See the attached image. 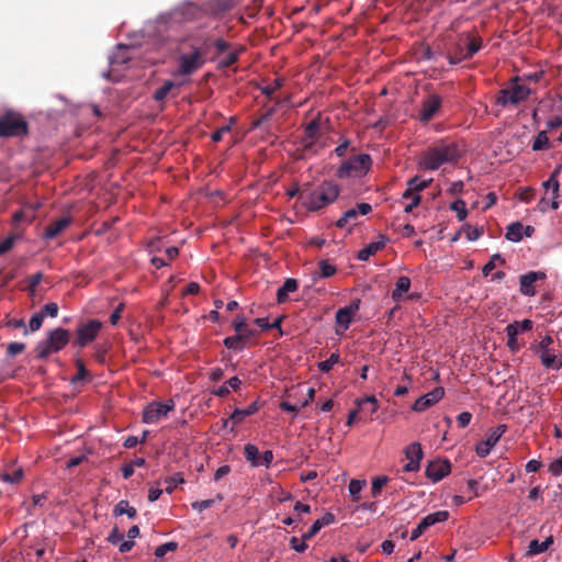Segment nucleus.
Here are the masks:
<instances>
[{
    "label": "nucleus",
    "mask_w": 562,
    "mask_h": 562,
    "mask_svg": "<svg viewBox=\"0 0 562 562\" xmlns=\"http://www.w3.org/2000/svg\"><path fill=\"white\" fill-rule=\"evenodd\" d=\"M339 355L334 352L327 360L319 362L318 368L322 372H329L339 362Z\"/></svg>",
    "instance_id": "de8ad7c7"
},
{
    "label": "nucleus",
    "mask_w": 562,
    "mask_h": 562,
    "mask_svg": "<svg viewBox=\"0 0 562 562\" xmlns=\"http://www.w3.org/2000/svg\"><path fill=\"white\" fill-rule=\"evenodd\" d=\"M431 181V179L422 180L418 176H415L407 181V187L411 188V190H413L416 194H419L420 191L429 187Z\"/></svg>",
    "instance_id": "e433bc0d"
},
{
    "label": "nucleus",
    "mask_w": 562,
    "mask_h": 562,
    "mask_svg": "<svg viewBox=\"0 0 562 562\" xmlns=\"http://www.w3.org/2000/svg\"><path fill=\"white\" fill-rule=\"evenodd\" d=\"M483 47V40L477 31L459 33L451 38L447 47V59L450 65L470 60Z\"/></svg>",
    "instance_id": "f03ea898"
},
{
    "label": "nucleus",
    "mask_w": 562,
    "mask_h": 562,
    "mask_svg": "<svg viewBox=\"0 0 562 562\" xmlns=\"http://www.w3.org/2000/svg\"><path fill=\"white\" fill-rule=\"evenodd\" d=\"M114 516L127 515L128 518H135L137 516V510L133 506L130 505L127 501H120L113 509Z\"/></svg>",
    "instance_id": "c756f323"
},
{
    "label": "nucleus",
    "mask_w": 562,
    "mask_h": 562,
    "mask_svg": "<svg viewBox=\"0 0 562 562\" xmlns=\"http://www.w3.org/2000/svg\"><path fill=\"white\" fill-rule=\"evenodd\" d=\"M372 166V159L368 154H360L344 161L336 171V176L340 179L360 178L366 176Z\"/></svg>",
    "instance_id": "423d86ee"
},
{
    "label": "nucleus",
    "mask_w": 562,
    "mask_h": 562,
    "mask_svg": "<svg viewBox=\"0 0 562 562\" xmlns=\"http://www.w3.org/2000/svg\"><path fill=\"white\" fill-rule=\"evenodd\" d=\"M322 123L319 115L313 119L304 128V134L300 139V148L297 149V158L304 159L310 155L318 153L316 145L321 138Z\"/></svg>",
    "instance_id": "39448f33"
},
{
    "label": "nucleus",
    "mask_w": 562,
    "mask_h": 562,
    "mask_svg": "<svg viewBox=\"0 0 562 562\" xmlns=\"http://www.w3.org/2000/svg\"><path fill=\"white\" fill-rule=\"evenodd\" d=\"M178 72L182 76L192 75L198 71L205 63L203 58V50L192 46L189 54L180 55Z\"/></svg>",
    "instance_id": "1a4fd4ad"
},
{
    "label": "nucleus",
    "mask_w": 562,
    "mask_h": 562,
    "mask_svg": "<svg viewBox=\"0 0 562 562\" xmlns=\"http://www.w3.org/2000/svg\"><path fill=\"white\" fill-rule=\"evenodd\" d=\"M445 394V390L441 386L435 387L429 393L417 398L413 405V411L415 412H424L427 408L431 407L436 403H438Z\"/></svg>",
    "instance_id": "6ab92c4d"
},
{
    "label": "nucleus",
    "mask_w": 562,
    "mask_h": 562,
    "mask_svg": "<svg viewBox=\"0 0 562 562\" xmlns=\"http://www.w3.org/2000/svg\"><path fill=\"white\" fill-rule=\"evenodd\" d=\"M223 344L227 349H231L234 351H240L245 348V341L243 340V338L239 334H236L235 336L226 337L223 340Z\"/></svg>",
    "instance_id": "c9c22d12"
},
{
    "label": "nucleus",
    "mask_w": 562,
    "mask_h": 562,
    "mask_svg": "<svg viewBox=\"0 0 562 562\" xmlns=\"http://www.w3.org/2000/svg\"><path fill=\"white\" fill-rule=\"evenodd\" d=\"M549 472L553 476H559L562 473V457L549 464Z\"/></svg>",
    "instance_id": "69168bd1"
},
{
    "label": "nucleus",
    "mask_w": 562,
    "mask_h": 562,
    "mask_svg": "<svg viewBox=\"0 0 562 562\" xmlns=\"http://www.w3.org/2000/svg\"><path fill=\"white\" fill-rule=\"evenodd\" d=\"M175 409V402L168 400L165 403L151 402L143 411V423L156 424L161 418L166 417L169 412Z\"/></svg>",
    "instance_id": "9b49d317"
},
{
    "label": "nucleus",
    "mask_w": 562,
    "mask_h": 562,
    "mask_svg": "<svg viewBox=\"0 0 562 562\" xmlns=\"http://www.w3.org/2000/svg\"><path fill=\"white\" fill-rule=\"evenodd\" d=\"M522 228L524 225L520 222H514L507 227V232L505 234L506 239L518 243L522 239Z\"/></svg>",
    "instance_id": "7c9ffc66"
},
{
    "label": "nucleus",
    "mask_w": 562,
    "mask_h": 562,
    "mask_svg": "<svg viewBox=\"0 0 562 562\" xmlns=\"http://www.w3.org/2000/svg\"><path fill=\"white\" fill-rule=\"evenodd\" d=\"M195 9L196 8L193 4L179 7V8L173 9L169 13V16L171 20H173L176 22L189 21L193 18Z\"/></svg>",
    "instance_id": "b1692460"
},
{
    "label": "nucleus",
    "mask_w": 562,
    "mask_h": 562,
    "mask_svg": "<svg viewBox=\"0 0 562 562\" xmlns=\"http://www.w3.org/2000/svg\"><path fill=\"white\" fill-rule=\"evenodd\" d=\"M25 344L23 342H10L7 347V355L10 357H15L21 353L25 349Z\"/></svg>",
    "instance_id": "4d7b16f0"
},
{
    "label": "nucleus",
    "mask_w": 562,
    "mask_h": 562,
    "mask_svg": "<svg viewBox=\"0 0 562 562\" xmlns=\"http://www.w3.org/2000/svg\"><path fill=\"white\" fill-rule=\"evenodd\" d=\"M123 539L124 535L119 530L117 527H114L106 538V540L113 546L119 544Z\"/></svg>",
    "instance_id": "052dcab7"
},
{
    "label": "nucleus",
    "mask_w": 562,
    "mask_h": 562,
    "mask_svg": "<svg viewBox=\"0 0 562 562\" xmlns=\"http://www.w3.org/2000/svg\"><path fill=\"white\" fill-rule=\"evenodd\" d=\"M367 403L370 404V406H371L370 414L371 415L374 414L379 408V402L374 395H369V396H366L364 398L356 400V405L358 407H362Z\"/></svg>",
    "instance_id": "37998d69"
},
{
    "label": "nucleus",
    "mask_w": 562,
    "mask_h": 562,
    "mask_svg": "<svg viewBox=\"0 0 562 562\" xmlns=\"http://www.w3.org/2000/svg\"><path fill=\"white\" fill-rule=\"evenodd\" d=\"M27 133V123L15 113H7L0 117V136L18 137Z\"/></svg>",
    "instance_id": "0eeeda50"
},
{
    "label": "nucleus",
    "mask_w": 562,
    "mask_h": 562,
    "mask_svg": "<svg viewBox=\"0 0 562 562\" xmlns=\"http://www.w3.org/2000/svg\"><path fill=\"white\" fill-rule=\"evenodd\" d=\"M411 288V279L406 276H402L397 279L395 289L392 291V299L398 302L403 295L408 292Z\"/></svg>",
    "instance_id": "cd10ccee"
},
{
    "label": "nucleus",
    "mask_w": 562,
    "mask_h": 562,
    "mask_svg": "<svg viewBox=\"0 0 562 562\" xmlns=\"http://www.w3.org/2000/svg\"><path fill=\"white\" fill-rule=\"evenodd\" d=\"M506 335L508 337L507 340V347L513 351L516 352L519 350L520 346L517 340L518 335V325H507L505 328Z\"/></svg>",
    "instance_id": "2f4dec72"
},
{
    "label": "nucleus",
    "mask_w": 562,
    "mask_h": 562,
    "mask_svg": "<svg viewBox=\"0 0 562 562\" xmlns=\"http://www.w3.org/2000/svg\"><path fill=\"white\" fill-rule=\"evenodd\" d=\"M451 471V463L449 460L437 459L430 461L426 467V476L432 482H438L447 476Z\"/></svg>",
    "instance_id": "a211bd4d"
},
{
    "label": "nucleus",
    "mask_w": 562,
    "mask_h": 562,
    "mask_svg": "<svg viewBox=\"0 0 562 562\" xmlns=\"http://www.w3.org/2000/svg\"><path fill=\"white\" fill-rule=\"evenodd\" d=\"M553 544V537L549 536L543 541H539L537 539L531 540L528 546L527 555H537L542 552H546L550 546Z\"/></svg>",
    "instance_id": "a878e982"
},
{
    "label": "nucleus",
    "mask_w": 562,
    "mask_h": 562,
    "mask_svg": "<svg viewBox=\"0 0 562 562\" xmlns=\"http://www.w3.org/2000/svg\"><path fill=\"white\" fill-rule=\"evenodd\" d=\"M319 271L314 273V279L316 278H330L337 272V268L329 263L327 260H321L318 262Z\"/></svg>",
    "instance_id": "72a5a7b5"
},
{
    "label": "nucleus",
    "mask_w": 562,
    "mask_h": 562,
    "mask_svg": "<svg viewBox=\"0 0 562 562\" xmlns=\"http://www.w3.org/2000/svg\"><path fill=\"white\" fill-rule=\"evenodd\" d=\"M360 299H355L348 306L341 307L336 312L335 321L338 326L347 330L352 322L353 316L360 308Z\"/></svg>",
    "instance_id": "2eb2a0df"
},
{
    "label": "nucleus",
    "mask_w": 562,
    "mask_h": 562,
    "mask_svg": "<svg viewBox=\"0 0 562 562\" xmlns=\"http://www.w3.org/2000/svg\"><path fill=\"white\" fill-rule=\"evenodd\" d=\"M69 217H60L45 227L44 237L53 239L70 225Z\"/></svg>",
    "instance_id": "4be33fe9"
},
{
    "label": "nucleus",
    "mask_w": 562,
    "mask_h": 562,
    "mask_svg": "<svg viewBox=\"0 0 562 562\" xmlns=\"http://www.w3.org/2000/svg\"><path fill=\"white\" fill-rule=\"evenodd\" d=\"M540 359L541 363L546 368L559 369L562 366V363L558 361L555 355L551 353L550 350L541 351Z\"/></svg>",
    "instance_id": "4c0bfd02"
},
{
    "label": "nucleus",
    "mask_w": 562,
    "mask_h": 562,
    "mask_svg": "<svg viewBox=\"0 0 562 562\" xmlns=\"http://www.w3.org/2000/svg\"><path fill=\"white\" fill-rule=\"evenodd\" d=\"M102 325L99 319H90L86 324L79 325L76 330L74 345L83 348L92 342L98 337Z\"/></svg>",
    "instance_id": "9d476101"
},
{
    "label": "nucleus",
    "mask_w": 562,
    "mask_h": 562,
    "mask_svg": "<svg viewBox=\"0 0 562 562\" xmlns=\"http://www.w3.org/2000/svg\"><path fill=\"white\" fill-rule=\"evenodd\" d=\"M450 209L457 213L458 221L462 222L465 220L468 210L463 200H456L453 203H451Z\"/></svg>",
    "instance_id": "ea45409f"
},
{
    "label": "nucleus",
    "mask_w": 562,
    "mask_h": 562,
    "mask_svg": "<svg viewBox=\"0 0 562 562\" xmlns=\"http://www.w3.org/2000/svg\"><path fill=\"white\" fill-rule=\"evenodd\" d=\"M441 106V98L438 94H429L422 102L418 119L427 123L434 119Z\"/></svg>",
    "instance_id": "4468645a"
},
{
    "label": "nucleus",
    "mask_w": 562,
    "mask_h": 562,
    "mask_svg": "<svg viewBox=\"0 0 562 562\" xmlns=\"http://www.w3.org/2000/svg\"><path fill=\"white\" fill-rule=\"evenodd\" d=\"M76 366H77V369H78V372L77 374L71 379V383H77L81 380H83L88 374V370L86 369L85 367V363L82 362L81 359H77L76 360Z\"/></svg>",
    "instance_id": "5fc2aeb1"
},
{
    "label": "nucleus",
    "mask_w": 562,
    "mask_h": 562,
    "mask_svg": "<svg viewBox=\"0 0 562 562\" xmlns=\"http://www.w3.org/2000/svg\"><path fill=\"white\" fill-rule=\"evenodd\" d=\"M244 456H245V459L248 462H250L252 467L260 465L259 449L255 445L247 443L244 448Z\"/></svg>",
    "instance_id": "473e14b6"
},
{
    "label": "nucleus",
    "mask_w": 562,
    "mask_h": 562,
    "mask_svg": "<svg viewBox=\"0 0 562 562\" xmlns=\"http://www.w3.org/2000/svg\"><path fill=\"white\" fill-rule=\"evenodd\" d=\"M177 548H178V543L177 542H173V541L166 542L164 544L158 546L155 549V557L156 558H164L167 552L176 551Z\"/></svg>",
    "instance_id": "c03bdc74"
},
{
    "label": "nucleus",
    "mask_w": 562,
    "mask_h": 562,
    "mask_svg": "<svg viewBox=\"0 0 562 562\" xmlns=\"http://www.w3.org/2000/svg\"><path fill=\"white\" fill-rule=\"evenodd\" d=\"M235 121H236L235 117H231V124H226V125L217 128L215 132H213L211 135V139L215 143L222 140L223 135L225 133H228L232 130V124H234Z\"/></svg>",
    "instance_id": "864d4df0"
},
{
    "label": "nucleus",
    "mask_w": 562,
    "mask_h": 562,
    "mask_svg": "<svg viewBox=\"0 0 562 562\" xmlns=\"http://www.w3.org/2000/svg\"><path fill=\"white\" fill-rule=\"evenodd\" d=\"M176 87V83L172 80H166L160 88L155 90L153 98L157 102L164 101L169 92Z\"/></svg>",
    "instance_id": "f704fd0d"
},
{
    "label": "nucleus",
    "mask_w": 562,
    "mask_h": 562,
    "mask_svg": "<svg viewBox=\"0 0 562 562\" xmlns=\"http://www.w3.org/2000/svg\"><path fill=\"white\" fill-rule=\"evenodd\" d=\"M334 521H335L334 514L326 513L322 518L316 519L313 522V525L310 527V529L305 533H303V539L304 540L312 539L314 536H316L318 533V531L323 527L328 526V525L333 524Z\"/></svg>",
    "instance_id": "412c9836"
},
{
    "label": "nucleus",
    "mask_w": 562,
    "mask_h": 562,
    "mask_svg": "<svg viewBox=\"0 0 562 562\" xmlns=\"http://www.w3.org/2000/svg\"><path fill=\"white\" fill-rule=\"evenodd\" d=\"M389 479L386 476H376L372 481L371 493L373 497L380 495L382 487L387 483Z\"/></svg>",
    "instance_id": "603ef678"
},
{
    "label": "nucleus",
    "mask_w": 562,
    "mask_h": 562,
    "mask_svg": "<svg viewBox=\"0 0 562 562\" xmlns=\"http://www.w3.org/2000/svg\"><path fill=\"white\" fill-rule=\"evenodd\" d=\"M372 211V206L369 203L361 202L355 207H351L342 213L339 220L336 221L335 225L338 228H345L347 225L356 226L359 224V217L367 215Z\"/></svg>",
    "instance_id": "f8f14e48"
},
{
    "label": "nucleus",
    "mask_w": 562,
    "mask_h": 562,
    "mask_svg": "<svg viewBox=\"0 0 562 562\" xmlns=\"http://www.w3.org/2000/svg\"><path fill=\"white\" fill-rule=\"evenodd\" d=\"M23 477V470L21 468L14 470L11 474L10 473H2L1 480L7 483H19Z\"/></svg>",
    "instance_id": "3c124183"
},
{
    "label": "nucleus",
    "mask_w": 562,
    "mask_h": 562,
    "mask_svg": "<svg viewBox=\"0 0 562 562\" xmlns=\"http://www.w3.org/2000/svg\"><path fill=\"white\" fill-rule=\"evenodd\" d=\"M42 280H43L42 272L34 273L27 278V280H26L27 281V291L31 295L35 294L36 288L41 283Z\"/></svg>",
    "instance_id": "09e8293b"
},
{
    "label": "nucleus",
    "mask_w": 562,
    "mask_h": 562,
    "mask_svg": "<svg viewBox=\"0 0 562 562\" xmlns=\"http://www.w3.org/2000/svg\"><path fill=\"white\" fill-rule=\"evenodd\" d=\"M366 481H359V480H351L348 486L350 495L357 499L359 493L361 492L362 487L364 486Z\"/></svg>",
    "instance_id": "6e6d98bb"
},
{
    "label": "nucleus",
    "mask_w": 562,
    "mask_h": 562,
    "mask_svg": "<svg viewBox=\"0 0 562 562\" xmlns=\"http://www.w3.org/2000/svg\"><path fill=\"white\" fill-rule=\"evenodd\" d=\"M307 540H304L302 538V540L300 541L296 537H292L290 539V547L291 549H293L294 551L296 552H304L306 549H307V543H306Z\"/></svg>",
    "instance_id": "bf43d9fd"
},
{
    "label": "nucleus",
    "mask_w": 562,
    "mask_h": 562,
    "mask_svg": "<svg viewBox=\"0 0 562 562\" xmlns=\"http://www.w3.org/2000/svg\"><path fill=\"white\" fill-rule=\"evenodd\" d=\"M284 83V80L282 78H277L273 80V82L271 85H267L265 87L261 88V92L271 98V95L277 91L279 90L280 88H282Z\"/></svg>",
    "instance_id": "a18cd8bd"
},
{
    "label": "nucleus",
    "mask_w": 562,
    "mask_h": 562,
    "mask_svg": "<svg viewBox=\"0 0 562 562\" xmlns=\"http://www.w3.org/2000/svg\"><path fill=\"white\" fill-rule=\"evenodd\" d=\"M14 245V237L9 236L0 241V256L12 249Z\"/></svg>",
    "instance_id": "338daca9"
},
{
    "label": "nucleus",
    "mask_w": 562,
    "mask_h": 562,
    "mask_svg": "<svg viewBox=\"0 0 562 562\" xmlns=\"http://www.w3.org/2000/svg\"><path fill=\"white\" fill-rule=\"evenodd\" d=\"M184 482L183 477L181 476L180 473H176L169 477H167L165 480V483L167 484L166 486V492L168 494H171L173 492V490L179 485V484H182Z\"/></svg>",
    "instance_id": "79ce46f5"
},
{
    "label": "nucleus",
    "mask_w": 562,
    "mask_h": 562,
    "mask_svg": "<svg viewBox=\"0 0 562 562\" xmlns=\"http://www.w3.org/2000/svg\"><path fill=\"white\" fill-rule=\"evenodd\" d=\"M44 318L45 313L37 312L33 314L29 323L30 331H37L42 327Z\"/></svg>",
    "instance_id": "8fccbe9b"
},
{
    "label": "nucleus",
    "mask_w": 562,
    "mask_h": 562,
    "mask_svg": "<svg viewBox=\"0 0 562 562\" xmlns=\"http://www.w3.org/2000/svg\"><path fill=\"white\" fill-rule=\"evenodd\" d=\"M472 419V414L470 412H462L458 415L457 420L461 428H465Z\"/></svg>",
    "instance_id": "774afa93"
},
{
    "label": "nucleus",
    "mask_w": 562,
    "mask_h": 562,
    "mask_svg": "<svg viewBox=\"0 0 562 562\" xmlns=\"http://www.w3.org/2000/svg\"><path fill=\"white\" fill-rule=\"evenodd\" d=\"M386 240L387 238L382 236L380 240L370 243L358 252L357 258L361 261L369 260L371 256L375 255L378 251L385 247Z\"/></svg>",
    "instance_id": "5701e85b"
},
{
    "label": "nucleus",
    "mask_w": 562,
    "mask_h": 562,
    "mask_svg": "<svg viewBox=\"0 0 562 562\" xmlns=\"http://www.w3.org/2000/svg\"><path fill=\"white\" fill-rule=\"evenodd\" d=\"M547 278L543 271H529L519 277V285L521 294L526 296H533L536 294L535 283L542 281Z\"/></svg>",
    "instance_id": "f3484780"
},
{
    "label": "nucleus",
    "mask_w": 562,
    "mask_h": 562,
    "mask_svg": "<svg viewBox=\"0 0 562 562\" xmlns=\"http://www.w3.org/2000/svg\"><path fill=\"white\" fill-rule=\"evenodd\" d=\"M212 45H213V47L216 50V56H220V55L228 52L229 49H232L231 44L227 41H225L224 38H221V37L214 38L212 41Z\"/></svg>",
    "instance_id": "49530a36"
},
{
    "label": "nucleus",
    "mask_w": 562,
    "mask_h": 562,
    "mask_svg": "<svg viewBox=\"0 0 562 562\" xmlns=\"http://www.w3.org/2000/svg\"><path fill=\"white\" fill-rule=\"evenodd\" d=\"M245 50L244 46H238L235 49H229L227 54L218 61L220 68H228L237 63L239 54Z\"/></svg>",
    "instance_id": "c85d7f7f"
},
{
    "label": "nucleus",
    "mask_w": 562,
    "mask_h": 562,
    "mask_svg": "<svg viewBox=\"0 0 562 562\" xmlns=\"http://www.w3.org/2000/svg\"><path fill=\"white\" fill-rule=\"evenodd\" d=\"M339 186L331 181L325 180L317 187L306 186L301 190L300 200L304 209L308 212H319L334 203L339 196Z\"/></svg>",
    "instance_id": "f257e3e1"
},
{
    "label": "nucleus",
    "mask_w": 562,
    "mask_h": 562,
    "mask_svg": "<svg viewBox=\"0 0 562 562\" xmlns=\"http://www.w3.org/2000/svg\"><path fill=\"white\" fill-rule=\"evenodd\" d=\"M530 89L525 85L515 83L498 92L496 103L502 106L518 105L530 95Z\"/></svg>",
    "instance_id": "6e6552de"
},
{
    "label": "nucleus",
    "mask_w": 562,
    "mask_h": 562,
    "mask_svg": "<svg viewBox=\"0 0 562 562\" xmlns=\"http://www.w3.org/2000/svg\"><path fill=\"white\" fill-rule=\"evenodd\" d=\"M259 405L257 402L251 403L247 408H235L228 419L224 420V427H227L228 422L233 425L240 424L246 417L254 415L258 412Z\"/></svg>",
    "instance_id": "aec40b11"
},
{
    "label": "nucleus",
    "mask_w": 562,
    "mask_h": 562,
    "mask_svg": "<svg viewBox=\"0 0 562 562\" xmlns=\"http://www.w3.org/2000/svg\"><path fill=\"white\" fill-rule=\"evenodd\" d=\"M349 146H350V140L345 137H341L340 144L335 148L334 153L338 157H344L346 155V151Z\"/></svg>",
    "instance_id": "e2e57ef3"
},
{
    "label": "nucleus",
    "mask_w": 562,
    "mask_h": 562,
    "mask_svg": "<svg viewBox=\"0 0 562 562\" xmlns=\"http://www.w3.org/2000/svg\"><path fill=\"white\" fill-rule=\"evenodd\" d=\"M449 518V513L447 510H439L436 513H431L427 516H425L420 521L419 525L427 530L431 526L436 525L437 522L446 521Z\"/></svg>",
    "instance_id": "393cba45"
},
{
    "label": "nucleus",
    "mask_w": 562,
    "mask_h": 562,
    "mask_svg": "<svg viewBox=\"0 0 562 562\" xmlns=\"http://www.w3.org/2000/svg\"><path fill=\"white\" fill-rule=\"evenodd\" d=\"M506 425H498L491 429L487 438L476 443L475 452L480 458H485L490 454L491 449L498 442L501 437L506 432Z\"/></svg>",
    "instance_id": "ddd939ff"
},
{
    "label": "nucleus",
    "mask_w": 562,
    "mask_h": 562,
    "mask_svg": "<svg viewBox=\"0 0 562 562\" xmlns=\"http://www.w3.org/2000/svg\"><path fill=\"white\" fill-rule=\"evenodd\" d=\"M246 317L244 315H237L233 322V328L237 334L243 333L247 328Z\"/></svg>",
    "instance_id": "680f3d73"
},
{
    "label": "nucleus",
    "mask_w": 562,
    "mask_h": 562,
    "mask_svg": "<svg viewBox=\"0 0 562 562\" xmlns=\"http://www.w3.org/2000/svg\"><path fill=\"white\" fill-rule=\"evenodd\" d=\"M215 504V499H203V501H195L191 504V507L196 512H203L210 507H212Z\"/></svg>",
    "instance_id": "13d9d810"
},
{
    "label": "nucleus",
    "mask_w": 562,
    "mask_h": 562,
    "mask_svg": "<svg viewBox=\"0 0 562 562\" xmlns=\"http://www.w3.org/2000/svg\"><path fill=\"white\" fill-rule=\"evenodd\" d=\"M462 151L454 142H441L426 150L419 161L425 170H437L445 164H453L461 157Z\"/></svg>",
    "instance_id": "7ed1b4c3"
},
{
    "label": "nucleus",
    "mask_w": 562,
    "mask_h": 562,
    "mask_svg": "<svg viewBox=\"0 0 562 562\" xmlns=\"http://www.w3.org/2000/svg\"><path fill=\"white\" fill-rule=\"evenodd\" d=\"M70 338L71 334L66 328L57 327L47 331L46 337L40 340L34 348L36 359L45 360L50 355L59 352L69 344Z\"/></svg>",
    "instance_id": "20e7f679"
},
{
    "label": "nucleus",
    "mask_w": 562,
    "mask_h": 562,
    "mask_svg": "<svg viewBox=\"0 0 562 562\" xmlns=\"http://www.w3.org/2000/svg\"><path fill=\"white\" fill-rule=\"evenodd\" d=\"M405 457L408 462L403 467L404 472H416L420 468V461L424 457L422 445L413 442L405 448Z\"/></svg>",
    "instance_id": "dca6fc26"
},
{
    "label": "nucleus",
    "mask_w": 562,
    "mask_h": 562,
    "mask_svg": "<svg viewBox=\"0 0 562 562\" xmlns=\"http://www.w3.org/2000/svg\"><path fill=\"white\" fill-rule=\"evenodd\" d=\"M549 138L546 131H541L536 136L533 143H532V150L540 151L549 148Z\"/></svg>",
    "instance_id": "58836bf2"
},
{
    "label": "nucleus",
    "mask_w": 562,
    "mask_h": 562,
    "mask_svg": "<svg viewBox=\"0 0 562 562\" xmlns=\"http://www.w3.org/2000/svg\"><path fill=\"white\" fill-rule=\"evenodd\" d=\"M274 113H276V108L271 106V108L267 109L258 119L252 121L251 127L252 128L260 127L263 123L270 121L271 117L274 115Z\"/></svg>",
    "instance_id": "a19ab883"
},
{
    "label": "nucleus",
    "mask_w": 562,
    "mask_h": 562,
    "mask_svg": "<svg viewBox=\"0 0 562 562\" xmlns=\"http://www.w3.org/2000/svg\"><path fill=\"white\" fill-rule=\"evenodd\" d=\"M299 288V283L295 279L289 278L284 281L283 285L277 291L278 303L286 301L289 293L295 292Z\"/></svg>",
    "instance_id": "bb28decb"
},
{
    "label": "nucleus",
    "mask_w": 562,
    "mask_h": 562,
    "mask_svg": "<svg viewBox=\"0 0 562 562\" xmlns=\"http://www.w3.org/2000/svg\"><path fill=\"white\" fill-rule=\"evenodd\" d=\"M41 313H45V316L56 317L58 315V305L54 302L47 303Z\"/></svg>",
    "instance_id": "0e129e2a"
}]
</instances>
